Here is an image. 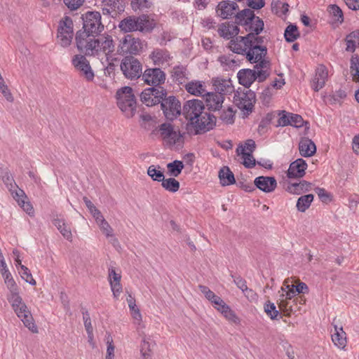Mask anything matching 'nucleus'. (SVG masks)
Masks as SVG:
<instances>
[{
	"mask_svg": "<svg viewBox=\"0 0 359 359\" xmlns=\"http://www.w3.org/2000/svg\"><path fill=\"white\" fill-rule=\"evenodd\" d=\"M156 23L147 15L140 16L130 15L123 18L118 24V28L124 33L140 31L150 32L155 27Z\"/></svg>",
	"mask_w": 359,
	"mask_h": 359,
	"instance_id": "f257e3e1",
	"label": "nucleus"
},
{
	"mask_svg": "<svg viewBox=\"0 0 359 359\" xmlns=\"http://www.w3.org/2000/svg\"><path fill=\"white\" fill-rule=\"evenodd\" d=\"M117 104L125 116L130 118L135 115L137 103L132 88L125 86L118 90L116 94Z\"/></svg>",
	"mask_w": 359,
	"mask_h": 359,
	"instance_id": "f03ea898",
	"label": "nucleus"
},
{
	"mask_svg": "<svg viewBox=\"0 0 359 359\" xmlns=\"http://www.w3.org/2000/svg\"><path fill=\"white\" fill-rule=\"evenodd\" d=\"M269 75L270 73L267 69L262 68L255 69L254 67V69H242L239 70L237 77L241 85L246 88H249L256 80L259 83L263 82Z\"/></svg>",
	"mask_w": 359,
	"mask_h": 359,
	"instance_id": "7ed1b4c3",
	"label": "nucleus"
},
{
	"mask_svg": "<svg viewBox=\"0 0 359 359\" xmlns=\"http://www.w3.org/2000/svg\"><path fill=\"white\" fill-rule=\"evenodd\" d=\"M98 36L81 32V30L77 32L75 38L77 49L86 56L95 57Z\"/></svg>",
	"mask_w": 359,
	"mask_h": 359,
	"instance_id": "20e7f679",
	"label": "nucleus"
},
{
	"mask_svg": "<svg viewBox=\"0 0 359 359\" xmlns=\"http://www.w3.org/2000/svg\"><path fill=\"white\" fill-rule=\"evenodd\" d=\"M266 54L267 48L265 46L254 44L252 41V46L248 51L246 58L250 63H256L255 69L262 68L269 71L270 62L264 59Z\"/></svg>",
	"mask_w": 359,
	"mask_h": 359,
	"instance_id": "39448f33",
	"label": "nucleus"
},
{
	"mask_svg": "<svg viewBox=\"0 0 359 359\" xmlns=\"http://www.w3.org/2000/svg\"><path fill=\"white\" fill-rule=\"evenodd\" d=\"M83 29L86 34L99 35L104 29V25L101 22V15L97 11H88L82 18Z\"/></svg>",
	"mask_w": 359,
	"mask_h": 359,
	"instance_id": "423d86ee",
	"label": "nucleus"
},
{
	"mask_svg": "<svg viewBox=\"0 0 359 359\" xmlns=\"http://www.w3.org/2000/svg\"><path fill=\"white\" fill-rule=\"evenodd\" d=\"M255 100V93L251 90H237L234 93L233 102L244 114H249L252 111Z\"/></svg>",
	"mask_w": 359,
	"mask_h": 359,
	"instance_id": "0eeeda50",
	"label": "nucleus"
},
{
	"mask_svg": "<svg viewBox=\"0 0 359 359\" xmlns=\"http://www.w3.org/2000/svg\"><path fill=\"white\" fill-rule=\"evenodd\" d=\"M120 67L123 75L128 79H137L142 76V64L133 56L125 57L122 60Z\"/></svg>",
	"mask_w": 359,
	"mask_h": 359,
	"instance_id": "6e6552de",
	"label": "nucleus"
},
{
	"mask_svg": "<svg viewBox=\"0 0 359 359\" xmlns=\"http://www.w3.org/2000/svg\"><path fill=\"white\" fill-rule=\"evenodd\" d=\"M73 35V21L71 18L66 16L59 22L57 34L58 43L64 48L68 47L72 43Z\"/></svg>",
	"mask_w": 359,
	"mask_h": 359,
	"instance_id": "1a4fd4ad",
	"label": "nucleus"
},
{
	"mask_svg": "<svg viewBox=\"0 0 359 359\" xmlns=\"http://www.w3.org/2000/svg\"><path fill=\"white\" fill-rule=\"evenodd\" d=\"M167 95L166 90L162 87H151L144 89L140 94L141 102L147 107L161 104L162 100Z\"/></svg>",
	"mask_w": 359,
	"mask_h": 359,
	"instance_id": "9d476101",
	"label": "nucleus"
},
{
	"mask_svg": "<svg viewBox=\"0 0 359 359\" xmlns=\"http://www.w3.org/2000/svg\"><path fill=\"white\" fill-rule=\"evenodd\" d=\"M253 33H248L244 36H238L230 40L228 48L234 53L245 55L252 46Z\"/></svg>",
	"mask_w": 359,
	"mask_h": 359,
	"instance_id": "9b49d317",
	"label": "nucleus"
},
{
	"mask_svg": "<svg viewBox=\"0 0 359 359\" xmlns=\"http://www.w3.org/2000/svg\"><path fill=\"white\" fill-rule=\"evenodd\" d=\"M143 48V43L139 38L133 37L131 35H126L121 41L118 48L120 55L127 53L136 55Z\"/></svg>",
	"mask_w": 359,
	"mask_h": 359,
	"instance_id": "f8f14e48",
	"label": "nucleus"
},
{
	"mask_svg": "<svg viewBox=\"0 0 359 359\" xmlns=\"http://www.w3.org/2000/svg\"><path fill=\"white\" fill-rule=\"evenodd\" d=\"M72 63L74 67L80 74L85 79L91 81L95 77V74L91 68L89 61L86 59V55H75L73 56Z\"/></svg>",
	"mask_w": 359,
	"mask_h": 359,
	"instance_id": "ddd939ff",
	"label": "nucleus"
},
{
	"mask_svg": "<svg viewBox=\"0 0 359 359\" xmlns=\"http://www.w3.org/2000/svg\"><path fill=\"white\" fill-rule=\"evenodd\" d=\"M161 109L166 118L172 120L181 113V104L175 96H168L163 99Z\"/></svg>",
	"mask_w": 359,
	"mask_h": 359,
	"instance_id": "4468645a",
	"label": "nucleus"
},
{
	"mask_svg": "<svg viewBox=\"0 0 359 359\" xmlns=\"http://www.w3.org/2000/svg\"><path fill=\"white\" fill-rule=\"evenodd\" d=\"M159 132L163 140L168 144L173 146L179 143L183 135L179 130H175L174 126L169 123H164L159 126Z\"/></svg>",
	"mask_w": 359,
	"mask_h": 359,
	"instance_id": "2eb2a0df",
	"label": "nucleus"
},
{
	"mask_svg": "<svg viewBox=\"0 0 359 359\" xmlns=\"http://www.w3.org/2000/svg\"><path fill=\"white\" fill-rule=\"evenodd\" d=\"M215 116L204 111L191 125L195 129L196 134H201L212 129L215 126Z\"/></svg>",
	"mask_w": 359,
	"mask_h": 359,
	"instance_id": "dca6fc26",
	"label": "nucleus"
},
{
	"mask_svg": "<svg viewBox=\"0 0 359 359\" xmlns=\"http://www.w3.org/2000/svg\"><path fill=\"white\" fill-rule=\"evenodd\" d=\"M205 107L203 101L199 100H191L186 102L183 107V114L185 118L191 123L196 118L204 112Z\"/></svg>",
	"mask_w": 359,
	"mask_h": 359,
	"instance_id": "f3484780",
	"label": "nucleus"
},
{
	"mask_svg": "<svg viewBox=\"0 0 359 359\" xmlns=\"http://www.w3.org/2000/svg\"><path fill=\"white\" fill-rule=\"evenodd\" d=\"M114 50V43L112 36L110 35H99L97 39L95 57H108Z\"/></svg>",
	"mask_w": 359,
	"mask_h": 359,
	"instance_id": "a211bd4d",
	"label": "nucleus"
},
{
	"mask_svg": "<svg viewBox=\"0 0 359 359\" xmlns=\"http://www.w3.org/2000/svg\"><path fill=\"white\" fill-rule=\"evenodd\" d=\"M142 80L152 87H158L164 83L165 74L160 68H148L142 74Z\"/></svg>",
	"mask_w": 359,
	"mask_h": 359,
	"instance_id": "6ab92c4d",
	"label": "nucleus"
},
{
	"mask_svg": "<svg viewBox=\"0 0 359 359\" xmlns=\"http://www.w3.org/2000/svg\"><path fill=\"white\" fill-rule=\"evenodd\" d=\"M18 318L21 319L23 324L33 333L38 332L37 326L34 322L33 317L25 303L13 309Z\"/></svg>",
	"mask_w": 359,
	"mask_h": 359,
	"instance_id": "aec40b11",
	"label": "nucleus"
},
{
	"mask_svg": "<svg viewBox=\"0 0 359 359\" xmlns=\"http://www.w3.org/2000/svg\"><path fill=\"white\" fill-rule=\"evenodd\" d=\"M102 10L103 15L116 18L124 11L122 0H102Z\"/></svg>",
	"mask_w": 359,
	"mask_h": 359,
	"instance_id": "412c9836",
	"label": "nucleus"
},
{
	"mask_svg": "<svg viewBox=\"0 0 359 359\" xmlns=\"http://www.w3.org/2000/svg\"><path fill=\"white\" fill-rule=\"evenodd\" d=\"M238 9V6L236 2L226 0L219 3L216 12L222 19H229L236 14Z\"/></svg>",
	"mask_w": 359,
	"mask_h": 359,
	"instance_id": "4be33fe9",
	"label": "nucleus"
},
{
	"mask_svg": "<svg viewBox=\"0 0 359 359\" xmlns=\"http://www.w3.org/2000/svg\"><path fill=\"white\" fill-rule=\"evenodd\" d=\"M306 168V162L302 158H298L290 163L287 176L290 179L301 178L305 175Z\"/></svg>",
	"mask_w": 359,
	"mask_h": 359,
	"instance_id": "5701e85b",
	"label": "nucleus"
},
{
	"mask_svg": "<svg viewBox=\"0 0 359 359\" xmlns=\"http://www.w3.org/2000/svg\"><path fill=\"white\" fill-rule=\"evenodd\" d=\"M254 184L257 188L266 193L273 191L277 187L276 180L273 177H257L255 179Z\"/></svg>",
	"mask_w": 359,
	"mask_h": 359,
	"instance_id": "b1692460",
	"label": "nucleus"
},
{
	"mask_svg": "<svg viewBox=\"0 0 359 359\" xmlns=\"http://www.w3.org/2000/svg\"><path fill=\"white\" fill-rule=\"evenodd\" d=\"M328 76V72L325 66L320 65L316 70L315 76L312 81V88L315 91L323 88L325 84Z\"/></svg>",
	"mask_w": 359,
	"mask_h": 359,
	"instance_id": "393cba45",
	"label": "nucleus"
},
{
	"mask_svg": "<svg viewBox=\"0 0 359 359\" xmlns=\"http://www.w3.org/2000/svg\"><path fill=\"white\" fill-rule=\"evenodd\" d=\"M213 86L216 93L218 95H224L231 93L233 91V86L230 79L222 78H215L212 79Z\"/></svg>",
	"mask_w": 359,
	"mask_h": 359,
	"instance_id": "a878e982",
	"label": "nucleus"
},
{
	"mask_svg": "<svg viewBox=\"0 0 359 359\" xmlns=\"http://www.w3.org/2000/svg\"><path fill=\"white\" fill-rule=\"evenodd\" d=\"M206 104L210 110H219L222 107L224 96L216 93H206Z\"/></svg>",
	"mask_w": 359,
	"mask_h": 359,
	"instance_id": "bb28decb",
	"label": "nucleus"
},
{
	"mask_svg": "<svg viewBox=\"0 0 359 359\" xmlns=\"http://www.w3.org/2000/svg\"><path fill=\"white\" fill-rule=\"evenodd\" d=\"M300 154L304 157L312 156L316 151V147L314 142L309 138H302L299 144Z\"/></svg>",
	"mask_w": 359,
	"mask_h": 359,
	"instance_id": "cd10ccee",
	"label": "nucleus"
},
{
	"mask_svg": "<svg viewBox=\"0 0 359 359\" xmlns=\"http://www.w3.org/2000/svg\"><path fill=\"white\" fill-rule=\"evenodd\" d=\"M186 90L195 96H204L207 90H205V83L200 81H191L185 84Z\"/></svg>",
	"mask_w": 359,
	"mask_h": 359,
	"instance_id": "c85d7f7f",
	"label": "nucleus"
},
{
	"mask_svg": "<svg viewBox=\"0 0 359 359\" xmlns=\"http://www.w3.org/2000/svg\"><path fill=\"white\" fill-rule=\"evenodd\" d=\"M311 183L306 180H302L298 183L295 182L289 184L286 190L292 194L299 195L304 192H307L311 190Z\"/></svg>",
	"mask_w": 359,
	"mask_h": 359,
	"instance_id": "c756f323",
	"label": "nucleus"
},
{
	"mask_svg": "<svg viewBox=\"0 0 359 359\" xmlns=\"http://www.w3.org/2000/svg\"><path fill=\"white\" fill-rule=\"evenodd\" d=\"M334 332L332 334V340L336 346L343 349L346 346V332L341 326L339 327L334 325Z\"/></svg>",
	"mask_w": 359,
	"mask_h": 359,
	"instance_id": "7c9ffc66",
	"label": "nucleus"
},
{
	"mask_svg": "<svg viewBox=\"0 0 359 359\" xmlns=\"http://www.w3.org/2000/svg\"><path fill=\"white\" fill-rule=\"evenodd\" d=\"M236 15V22L245 27L249 25L254 18V11L250 8H245L243 11L237 13Z\"/></svg>",
	"mask_w": 359,
	"mask_h": 359,
	"instance_id": "2f4dec72",
	"label": "nucleus"
},
{
	"mask_svg": "<svg viewBox=\"0 0 359 359\" xmlns=\"http://www.w3.org/2000/svg\"><path fill=\"white\" fill-rule=\"evenodd\" d=\"M219 178L222 186H229L236 182L234 175L228 166L222 167L219 171Z\"/></svg>",
	"mask_w": 359,
	"mask_h": 359,
	"instance_id": "473e14b6",
	"label": "nucleus"
},
{
	"mask_svg": "<svg viewBox=\"0 0 359 359\" xmlns=\"http://www.w3.org/2000/svg\"><path fill=\"white\" fill-rule=\"evenodd\" d=\"M154 63L156 65L168 62L170 60V54L165 49L156 48L149 55Z\"/></svg>",
	"mask_w": 359,
	"mask_h": 359,
	"instance_id": "72a5a7b5",
	"label": "nucleus"
},
{
	"mask_svg": "<svg viewBox=\"0 0 359 359\" xmlns=\"http://www.w3.org/2000/svg\"><path fill=\"white\" fill-rule=\"evenodd\" d=\"M172 77L175 82L178 84H184L187 80V69L182 65H177L172 70Z\"/></svg>",
	"mask_w": 359,
	"mask_h": 359,
	"instance_id": "f704fd0d",
	"label": "nucleus"
},
{
	"mask_svg": "<svg viewBox=\"0 0 359 359\" xmlns=\"http://www.w3.org/2000/svg\"><path fill=\"white\" fill-rule=\"evenodd\" d=\"M264 25V21L259 17L254 15L253 20H252L249 25L245 26V29L246 32H249V33H253V34L258 35L263 30Z\"/></svg>",
	"mask_w": 359,
	"mask_h": 359,
	"instance_id": "c9c22d12",
	"label": "nucleus"
},
{
	"mask_svg": "<svg viewBox=\"0 0 359 359\" xmlns=\"http://www.w3.org/2000/svg\"><path fill=\"white\" fill-rule=\"evenodd\" d=\"M53 223L59 230L60 233L64 236V238L69 241L72 239V233L71 229L69 226L65 223L63 219L55 218L53 220Z\"/></svg>",
	"mask_w": 359,
	"mask_h": 359,
	"instance_id": "e433bc0d",
	"label": "nucleus"
},
{
	"mask_svg": "<svg viewBox=\"0 0 359 359\" xmlns=\"http://www.w3.org/2000/svg\"><path fill=\"white\" fill-rule=\"evenodd\" d=\"M236 153L238 155H242L243 158V163L245 168H252L255 165L256 161L252 153H248L245 151V148L243 145H239L238 147L236 149Z\"/></svg>",
	"mask_w": 359,
	"mask_h": 359,
	"instance_id": "4c0bfd02",
	"label": "nucleus"
},
{
	"mask_svg": "<svg viewBox=\"0 0 359 359\" xmlns=\"http://www.w3.org/2000/svg\"><path fill=\"white\" fill-rule=\"evenodd\" d=\"M313 198V195L311 194L300 196L297 199L296 205L298 211L304 212L310 207Z\"/></svg>",
	"mask_w": 359,
	"mask_h": 359,
	"instance_id": "58836bf2",
	"label": "nucleus"
},
{
	"mask_svg": "<svg viewBox=\"0 0 359 359\" xmlns=\"http://www.w3.org/2000/svg\"><path fill=\"white\" fill-rule=\"evenodd\" d=\"M184 163L181 161L175 160L167 164L168 173L170 176L178 177L184 169Z\"/></svg>",
	"mask_w": 359,
	"mask_h": 359,
	"instance_id": "ea45409f",
	"label": "nucleus"
},
{
	"mask_svg": "<svg viewBox=\"0 0 359 359\" xmlns=\"http://www.w3.org/2000/svg\"><path fill=\"white\" fill-rule=\"evenodd\" d=\"M161 186L166 191L171 193H175L179 190L180 184V182L174 177H170L164 179L161 183Z\"/></svg>",
	"mask_w": 359,
	"mask_h": 359,
	"instance_id": "a19ab883",
	"label": "nucleus"
},
{
	"mask_svg": "<svg viewBox=\"0 0 359 359\" xmlns=\"http://www.w3.org/2000/svg\"><path fill=\"white\" fill-rule=\"evenodd\" d=\"M284 36L287 42L294 41L299 36L297 27L294 25H289L285 30Z\"/></svg>",
	"mask_w": 359,
	"mask_h": 359,
	"instance_id": "79ce46f5",
	"label": "nucleus"
},
{
	"mask_svg": "<svg viewBox=\"0 0 359 359\" xmlns=\"http://www.w3.org/2000/svg\"><path fill=\"white\" fill-rule=\"evenodd\" d=\"M264 311L271 320L278 319L281 318L279 311L277 310L275 304L269 301L266 302L264 306Z\"/></svg>",
	"mask_w": 359,
	"mask_h": 359,
	"instance_id": "37998d69",
	"label": "nucleus"
},
{
	"mask_svg": "<svg viewBox=\"0 0 359 359\" xmlns=\"http://www.w3.org/2000/svg\"><path fill=\"white\" fill-rule=\"evenodd\" d=\"M148 175L154 180L158 182H161L165 179L163 172L157 169L154 165H150L147 169Z\"/></svg>",
	"mask_w": 359,
	"mask_h": 359,
	"instance_id": "c03bdc74",
	"label": "nucleus"
},
{
	"mask_svg": "<svg viewBox=\"0 0 359 359\" xmlns=\"http://www.w3.org/2000/svg\"><path fill=\"white\" fill-rule=\"evenodd\" d=\"M81 312L83 314V320L86 330L88 333V337L91 338L93 336V326L91 324L90 314L88 312V311L84 308L81 309Z\"/></svg>",
	"mask_w": 359,
	"mask_h": 359,
	"instance_id": "a18cd8bd",
	"label": "nucleus"
},
{
	"mask_svg": "<svg viewBox=\"0 0 359 359\" xmlns=\"http://www.w3.org/2000/svg\"><path fill=\"white\" fill-rule=\"evenodd\" d=\"M2 180L10 191H13L18 187L13 177L8 171L2 173Z\"/></svg>",
	"mask_w": 359,
	"mask_h": 359,
	"instance_id": "49530a36",
	"label": "nucleus"
},
{
	"mask_svg": "<svg viewBox=\"0 0 359 359\" xmlns=\"http://www.w3.org/2000/svg\"><path fill=\"white\" fill-rule=\"evenodd\" d=\"M7 299L9 303L11 304L13 309L24 303L22 297L20 296L19 290L15 292L9 293Z\"/></svg>",
	"mask_w": 359,
	"mask_h": 359,
	"instance_id": "de8ad7c7",
	"label": "nucleus"
},
{
	"mask_svg": "<svg viewBox=\"0 0 359 359\" xmlns=\"http://www.w3.org/2000/svg\"><path fill=\"white\" fill-rule=\"evenodd\" d=\"M200 291L205 295V298L208 299L212 304L214 302L219 299V297L216 295L212 290H210L207 286L199 285Z\"/></svg>",
	"mask_w": 359,
	"mask_h": 359,
	"instance_id": "09e8293b",
	"label": "nucleus"
},
{
	"mask_svg": "<svg viewBox=\"0 0 359 359\" xmlns=\"http://www.w3.org/2000/svg\"><path fill=\"white\" fill-rule=\"evenodd\" d=\"M222 309H224L221 311V313L224 316L225 318L234 323H239V318L237 317L235 312L232 311L229 306L224 308L223 307Z\"/></svg>",
	"mask_w": 359,
	"mask_h": 359,
	"instance_id": "8fccbe9b",
	"label": "nucleus"
},
{
	"mask_svg": "<svg viewBox=\"0 0 359 359\" xmlns=\"http://www.w3.org/2000/svg\"><path fill=\"white\" fill-rule=\"evenodd\" d=\"M351 69L355 72L353 74L355 80H359V56L354 55L351 59Z\"/></svg>",
	"mask_w": 359,
	"mask_h": 359,
	"instance_id": "3c124183",
	"label": "nucleus"
},
{
	"mask_svg": "<svg viewBox=\"0 0 359 359\" xmlns=\"http://www.w3.org/2000/svg\"><path fill=\"white\" fill-rule=\"evenodd\" d=\"M131 7L135 11L143 10L150 7V2L149 0H132Z\"/></svg>",
	"mask_w": 359,
	"mask_h": 359,
	"instance_id": "603ef678",
	"label": "nucleus"
},
{
	"mask_svg": "<svg viewBox=\"0 0 359 359\" xmlns=\"http://www.w3.org/2000/svg\"><path fill=\"white\" fill-rule=\"evenodd\" d=\"M329 11L334 17L336 18V20L341 23L344 21L343 12L341 8L335 5H331L329 7Z\"/></svg>",
	"mask_w": 359,
	"mask_h": 359,
	"instance_id": "864d4df0",
	"label": "nucleus"
},
{
	"mask_svg": "<svg viewBox=\"0 0 359 359\" xmlns=\"http://www.w3.org/2000/svg\"><path fill=\"white\" fill-rule=\"evenodd\" d=\"M290 118L289 126H292L296 128H299L303 126L304 120L300 115L290 113Z\"/></svg>",
	"mask_w": 359,
	"mask_h": 359,
	"instance_id": "5fc2aeb1",
	"label": "nucleus"
},
{
	"mask_svg": "<svg viewBox=\"0 0 359 359\" xmlns=\"http://www.w3.org/2000/svg\"><path fill=\"white\" fill-rule=\"evenodd\" d=\"M218 33L220 36L226 39L233 38V35L231 34L230 25L226 26L225 25H222L218 29Z\"/></svg>",
	"mask_w": 359,
	"mask_h": 359,
	"instance_id": "6e6d98bb",
	"label": "nucleus"
},
{
	"mask_svg": "<svg viewBox=\"0 0 359 359\" xmlns=\"http://www.w3.org/2000/svg\"><path fill=\"white\" fill-rule=\"evenodd\" d=\"M64 4L71 11H75L83 5L84 0H63Z\"/></svg>",
	"mask_w": 359,
	"mask_h": 359,
	"instance_id": "4d7b16f0",
	"label": "nucleus"
},
{
	"mask_svg": "<svg viewBox=\"0 0 359 359\" xmlns=\"http://www.w3.org/2000/svg\"><path fill=\"white\" fill-rule=\"evenodd\" d=\"M18 205L29 215H32L34 214V209L32 204L24 200L17 199Z\"/></svg>",
	"mask_w": 359,
	"mask_h": 359,
	"instance_id": "13d9d810",
	"label": "nucleus"
},
{
	"mask_svg": "<svg viewBox=\"0 0 359 359\" xmlns=\"http://www.w3.org/2000/svg\"><path fill=\"white\" fill-rule=\"evenodd\" d=\"M231 276L233 278V283L239 289H241L242 291H243V290H246L248 286L245 279H243L240 276H235L233 274H231Z\"/></svg>",
	"mask_w": 359,
	"mask_h": 359,
	"instance_id": "bf43d9fd",
	"label": "nucleus"
},
{
	"mask_svg": "<svg viewBox=\"0 0 359 359\" xmlns=\"http://www.w3.org/2000/svg\"><path fill=\"white\" fill-rule=\"evenodd\" d=\"M99 226L107 237L113 236V229L106 220H102V223L99 224Z\"/></svg>",
	"mask_w": 359,
	"mask_h": 359,
	"instance_id": "052dcab7",
	"label": "nucleus"
},
{
	"mask_svg": "<svg viewBox=\"0 0 359 359\" xmlns=\"http://www.w3.org/2000/svg\"><path fill=\"white\" fill-rule=\"evenodd\" d=\"M109 272V281L111 282H121V275L117 273L113 266H110L108 270Z\"/></svg>",
	"mask_w": 359,
	"mask_h": 359,
	"instance_id": "680f3d73",
	"label": "nucleus"
},
{
	"mask_svg": "<svg viewBox=\"0 0 359 359\" xmlns=\"http://www.w3.org/2000/svg\"><path fill=\"white\" fill-rule=\"evenodd\" d=\"M290 113H287L285 111H283L280 114V117L278 118V126H289L290 123Z\"/></svg>",
	"mask_w": 359,
	"mask_h": 359,
	"instance_id": "e2e57ef3",
	"label": "nucleus"
},
{
	"mask_svg": "<svg viewBox=\"0 0 359 359\" xmlns=\"http://www.w3.org/2000/svg\"><path fill=\"white\" fill-rule=\"evenodd\" d=\"M233 117L234 114L231 108H229L226 111H224V113L221 115V118L227 123H233Z\"/></svg>",
	"mask_w": 359,
	"mask_h": 359,
	"instance_id": "0e129e2a",
	"label": "nucleus"
},
{
	"mask_svg": "<svg viewBox=\"0 0 359 359\" xmlns=\"http://www.w3.org/2000/svg\"><path fill=\"white\" fill-rule=\"evenodd\" d=\"M111 291L115 298H117L121 292L122 291V285L121 282H111L109 283Z\"/></svg>",
	"mask_w": 359,
	"mask_h": 359,
	"instance_id": "69168bd1",
	"label": "nucleus"
},
{
	"mask_svg": "<svg viewBox=\"0 0 359 359\" xmlns=\"http://www.w3.org/2000/svg\"><path fill=\"white\" fill-rule=\"evenodd\" d=\"M248 6L252 9L258 10L264 6V0H247Z\"/></svg>",
	"mask_w": 359,
	"mask_h": 359,
	"instance_id": "338daca9",
	"label": "nucleus"
},
{
	"mask_svg": "<svg viewBox=\"0 0 359 359\" xmlns=\"http://www.w3.org/2000/svg\"><path fill=\"white\" fill-rule=\"evenodd\" d=\"M316 193L318 194L319 198L323 202H327L329 199V194L323 188L316 187L315 189Z\"/></svg>",
	"mask_w": 359,
	"mask_h": 359,
	"instance_id": "774afa93",
	"label": "nucleus"
}]
</instances>
